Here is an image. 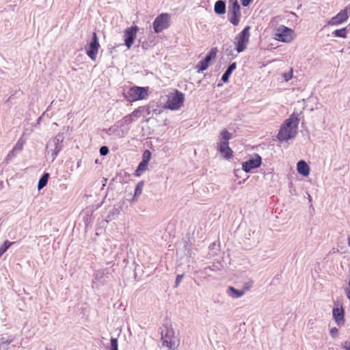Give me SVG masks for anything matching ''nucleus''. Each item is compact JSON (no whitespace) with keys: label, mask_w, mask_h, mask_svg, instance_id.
<instances>
[{"label":"nucleus","mask_w":350,"mask_h":350,"mask_svg":"<svg viewBox=\"0 0 350 350\" xmlns=\"http://www.w3.org/2000/svg\"><path fill=\"white\" fill-rule=\"evenodd\" d=\"M299 118L295 113H293L286 119L280 127L278 133V139L282 142H287L288 139L295 137L297 133Z\"/></svg>","instance_id":"1"},{"label":"nucleus","mask_w":350,"mask_h":350,"mask_svg":"<svg viewBox=\"0 0 350 350\" xmlns=\"http://www.w3.org/2000/svg\"><path fill=\"white\" fill-rule=\"evenodd\" d=\"M123 94L127 101L133 102L145 98L148 94V90L144 87L133 86Z\"/></svg>","instance_id":"2"},{"label":"nucleus","mask_w":350,"mask_h":350,"mask_svg":"<svg viewBox=\"0 0 350 350\" xmlns=\"http://www.w3.org/2000/svg\"><path fill=\"white\" fill-rule=\"evenodd\" d=\"M228 4V20L233 25L237 26L241 16V7L237 0H229Z\"/></svg>","instance_id":"3"},{"label":"nucleus","mask_w":350,"mask_h":350,"mask_svg":"<svg viewBox=\"0 0 350 350\" xmlns=\"http://www.w3.org/2000/svg\"><path fill=\"white\" fill-rule=\"evenodd\" d=\"M170 25V15L167 13H162L157 16L153 23L152 27L156 33L167 29Z\"/></svg>","instance_id":"4"},{"label":"nucleus","mask_w":350,"mask_h":350,"mask_svg":"<svg viewBox=\"0 0 350 350\" xmlns=\"http://www.w3.org/2000/svg\"><path fill=\"white\" fill-rule=\"evenodd\" d=\"M250 29V26L245 27L235 38V49L237 53H241L246 49L249 42Z\"/></svg>","instance_id":"5"},{"label":"nucleus","mask_w":350,"mask_h":350,"mask_svg":"<svg viewBox=\"0 0 350 350\" xmlns=\"http://www.w3.org/2000/svg\"><path fill=\"white\" fill-rule=\"evenodd\" d=\"M161 340L163 347H166L170 349H174L176 347V340L174 336V331L165 327L161 330Z\"/></svg>","instance_id":"6"},{"label":"nucleus","mask_w":350,"mask_h":350,"mask_svg":"<svg viewBox=\"0 0 350 350\" xmlns=\"http://www.w3.org/2000/svg\"><path fill=\"white\" fill-rule=\"evenodd\" d=\"M185 100L184 94L178 90L168 98L167 107L171 110H178L183 105Z\"/></svg>","instance_id":"7"},{"label":"nucleus","mask_w":350,"mask_h":350,"mask_svg":"<svg viewBox=\"0 0 350 350\" xmlns=\"http://www.w3.org/2000/svg\"><path fill=\"white\" fill-rule=\"evenodd\" d=\"M332 315L337 325L341 327L345 324V310L342 306L338 301H336L334 304Z\"/></svg>","instance_id":"8"},{"label":"nucleus","mask_w":350,"mask_h":350,"mask_svg":"<svg viewBox=\"0 0 350 350\" xmlns=\"http://www.w3.org/2000/svg\"><path fill=\"white\" fill-rule=\"evenodd\" d=\"M99 47L100 44L97 35L95 32H93L92 41L86 49V53L92 60H96Z\"/></svg>","instance_id":"9"},{"label":"nucleus","mask_w":350,"mask_h":350,"mask_svg":"<svg viewBox=\"0 0 350 350\" xmlns=\"http://www.w3.org/2000/svg\"><path fill=\"white\" fill-rule=\"evenodd\" d=\"M276 39L283 42H290L293 38L294 31L284 25H281L277 29Z\"/></svg>","instance_id":"10"},{"label":"nucleus","mask_w":350,"mask_h":350,"mask_svg":"<svg viewBox=\"0 0 350 350\" xmlns=\"http://www.w3.org/2000/svg\"><path fill=\"white\" fill-rule=\"evenodd\" d=\"M138 30V27L137 25H134L127 28L124 31V44L128 49H130L133 45L137 37V32Z\"/></svg>","instance_id":"11"},{"label":"nucleus","mask_w":350,"mask_h":350,"mask_svg":"<svg viewBox=\"0 0 350 350\" xmlns=\"http://www.w3.org/2000/svg\"><path fill=\"white\" fill-rule=\"evenodd\" d=\"M254 158L250 159L245 162L242 163V169L245 172H250L252 170L258 168L262 163L261 157L258 154H254Z\"/></svg>","instance_id":"12"},{"label":"nucleus","mask_w":350,"mask_h":350,"mask_svg":"<svg viewBox=\"0 0 350 350\" xmlns=\"http://www.w3.org/2000/svg\"><path fill=\"white\" fill-rule=\"evenodd\" d=\"M217 149L226 160H229L233 156L232 150L229 147V144H226V142H218Z\"/></svg>","instance_id":"13"},{"label":"nucleus","mask_w":350,"mask_h":350,"mask_svg":"<svg viewBox=\"0 0 350 350\" xmlns=\"http://www.w3.org/2000/svg\"><path fill=\"white\" fill-rule=\"evenodd\" d=\"M348 18V13L347 9L341 10L338 14L332 17L330 20L329 24L332 25H339Z\"/></svg>","instance_id":"14"},{"label":"nucleus","mask_w":350,"mask_h":350,"mask_svg":"<svg viewBox=\"0 0 350 350\" xmlns=\"http://www.w3.org/2000/svg\"><path fill=\"white\" fill-rule=\"evenodd\" d=\"M297 170L299 174L304 176H308L310 174V167L304 160L298 161L297 163Z\"/></svg>","instance_id":"15"},{"label":"nucleus","mask_w":350,"mask_h":350,"mask_svg":"<svg viewBox=\"0 0 350 350\" xmlns=\"http://www.w3.org/2000/svg\"><path fill=\"white\" fill-rule=\"evenodd\" d=\"M226 2L223 0H218L214 5V12L218 15H222L226 13Z\"/></svg>","instance_id":"16"},{"label":"nucleus","mask_w":350,"mask_h":350,"mask_svg":"<svg viewBox=\"0 0 350 350\" xmlns=\"http://www.w3.org/2000/svg\"><path fill=\"white\" fill-rule=\"evenodd\" d=\"M237 68V63L233 62L230 64L228 67L227 68L225 72L223 74L221 77V80L223 82L226 83L228 81L229 77L231 75L232 72L236 69Z\"/></svg>","instance_id":"17"},{"label":"nucleus","mask_w":350,"mask_h":350,"mask_svg":"<svg viewBox=\"0 0 350 350\" xmlns=\"http://www.w3.org/2000/svg\"><path fill=\"white\" fill-rule=\"evenodd\" d=\"M223 50L227 57H231V59L234 58L237 55L234 54V48L230 43H226L223 46Z\"/></svg>","instance_id":"18"},{"label":"nucleus","mask_w":350,"mask_h":350,"mask_svg":"<svg viewBox=\"0 0 350 350\" xmlns=\"http://www.w3.org/2000/svg\"><path fill=\"white\" fill-rule=\"evenodd\" d=\"M133 119L131 116L128 114L117 122V127H123L126 125H129L133 122Z\"/></svg>","instance_id":"19"},{"label":"nucleus","mask_w":350,"mask_h":350,"mask_svg":"<svg viewBox=\"0 0 350 350\" xmlns=\"http://www.w3.org/2000/svg\"><path fill=\"white\" fill-rule=\"evenodd\" d=\"M228 291H230V293H232V295H230L231 297H234V298H239V297H242L244 293H245V291H243V290H237L235 288H234L233 286H229L228 287Z\"/></svg>","instance_id":"20"},{"label":"nucleus","mask_w":350,"mask_h":350,"mask_svg":"<svg viewBox=\"0 0 350 350\" xmlns=\"http://www.w3.org/2000/svg\"><path fill=\"white\" fill-rule=\"evenodd\" d=\"M217 51L216 47L211 49L204 59L209 64L211 60L216 58Z\"/></svg>","instance_id":"21"},{"label":"nucleus","mask_w":350,"mask_h":350,"mask_svg":"<svg viewBox=\"0 0 350 350\" xmlns=\"http://www.w3.org/2000/svg\"><path fill=\"white\" fill-rule=\"evenodd\" d=\"M144 185V181H140L137 184L135 189L134 196L133 198V201L135 200V198H137L142 194Z\"/></svg>","instance_id":"22"},{"label":"nucleus","mask_w":350,"mask_h":350,"mask_svg":"<svg viewBox=\"0 0 350 350\" xmlns=\"http://www.w3.org/2000/svg\"><path fill=\"white\" fill-rule=\"evenodd\" d=\"M49 177V174L48 173H45L40 179L38 185V189L40 190L43 187H44L48 182V179Z\"/></svg>","instance_id":"23"},{"label":"nucleus","mask_w":350,"mask_h":350,"mask_svg":"<svg viewBox=\"0 0 350 350\" xmlns=\"http://www.w3.org/2000/svg\"><path fill=\"white\" fill-rule=\"evenodd\" d=\"M220 135L223 140L219 142H226V144H228V140H230L232 137V133L228 132L226 129L222 130Z\"/></svg>","instance_id":"24"},{"label":"nucleus","mask_w":350,"mask_h":350,"mask_svg":"<svg viewBox=\"0 0 350 350\" xmlns=\"http://www.w3.org/2000/svg\"><path fill=\"white\" fill-rule=\"evenodd\" d=\"M148 166V163H145V161H141L135 170L134 175L135 176H139L146 169Z\"/></svg>","instance_id":"25"},{"label":"nucleus","mask_w":350,"mask_h":350,"mask_svg":"<svg viewBox=\"0 0 350 350\" xmlns=\"http://www.w3.org/2000/svg\"><path fill=\"white\" fill-rule=\"evenodd\" d=\"M333 35L336 37L346 38L347 36V29L345 27L340 29H336L333 32Z\"/></svg>","instance_id":"26"},{"label":"nucleus","mask_w":350,"mask_h":350,"mask_svg":"<svg viewBox=\"0 0 350 350\" xmlns=\"http://www.w3.org/2000/svg\"><path fill=\"white\" fill-rule=\"evenodd\" d=\"M209 64H208L204 59L200 61L196 66L198 68V72H202L208 68Z\"/></svg>","instance_id":"27"},{"label":"nucleus","mask_w":350,"mask_h":350,"mask_svg":"<svg viewBox=\"0 0 350 350\" xmlns=\"http://www.w3.org/2000/svg\"><path fill=\"white\" fill-rule=\"evenodd\" d=\"M223 268V265L221 264H213L211 266H208L204 268V272L206 273L207 270H211L213 271H219Z\"/></svg>","instance_id":"28"},{"label":"nucleus","mask_w":350,"mask_h":350,"mask_svg":"<svg viewBox=\"0 0 350 350\" xmlns=\"http://www.w3.org/2000/svg\"><path fill=\"white\" fill-rule=\"evenodd\" d=\"M13 244L12 242L5 241L4 243L0 246V257L7 251V250Z\"/></svg>","instance_id":"29"},{"label":"nucleus","mask_w":350,"mask_h":350,"mask_svg":"<svg viewBox=\"0 0 350 350\" xmlns=\"http://www.w3.org/2000/svg\"><path fill=\"white\" fill-rule=\"evenodd\" d=\"M118 127H117V124H116V125L111 126V127H109V128L106 131V133H107L108 135L116 134L117 135H119V131L118 130Z\"/></svg>","instance_id":"30"},{"label":"nucleus","mask_w":350,"mask_h":350,"mask_svg":"<svg viewBox=\"0 0 350 350\" xmlns=\"http://www.w3.org/2000/svg\"><path fill=\"white\" fill-rule=\"evenodd\" d=\"M151 158V152L148 150H146L142 156V161H145V163L148 164L149 161Z\"/></svg>","instance_id":"31"},{"label":"nucleus","mask_w":350,"mask_h":350,"mask_svg":"<svg viewBox=\"0 0 350 350\" xmlns=\"http://www.w3.org/2000/svg\"><path fill=\"white\" fill-rule=\"evenodd\" d=\"M142 106L139 107L137 109H135L130 115L133 118H138L140 117L141 114L142 113Z\"/></svg>","instance_id":"32"},{"label":"nucleus","mask_w":350,"mask_h":350,"mask_svg":"<svg viewBox=\"0 0 350 350\" xmlns=\"http://www.w3.org/2000/svg\"><path fill=\"white\" fill-rule=\"evenodd\" d=\"M110 350H118V340L115 338H111L110 340Z\"/></svg>","instance_id":"33"},{"label":"nucleus","mask_w":350,"mask_h":350,"mask_svg":"<svg viewBox=\"0 0 350 350\" xmlns=\"http://www.w3.org/2000/svg\"><path fill=\"white\" fill-rule=\"evenodd\" d=\"M25 140L19 139L14 148V150H21L23 148Z\"/></svg>","instance_id":"34"},{"label":"nucleus","mask_w":350,"mask_h":350,"mask_svg":"<svg viewBox=\"0 0 350 350\" xmlns=\"http://www.w3.org/2000/svg\"><path fill=\"white\" fill-rule=\"evenodd\" d=\"M109 152V148L106 146H103L100 148V154L101 156H106L108 154Z\"/></svg>","instance_id":"35"},{"label":"nucleus","mask_w":350,"mask_h":350,"mask_svg":"<svg viewBox=\"0 0 350 350\" xmlns=\"http://www.w3.org/2000/svg\"><path fill=\"white\" fill-rule=\"evenodd\" d=\"M283 77L286 81H289L293 77V69H291V71L288 72H285L283 74Z\"/></svg>","instance_id":"36"},{"label":"nucleus","mask_w":350,"mask_h":350,"mask_svg":"<svg viewBox=\"0 0 350 350\" xmlns=\"http://www.w3.org/2000/svg\"><path fill=\"white\" fill-rule=\"evenodd\" d=\"M141 45L144 49H148V48L153 46L154 43L152 42V41H150V42H142Z\"/></svg>","instance_id":"37"},{"label":"nucleus","mask_w":350,"mask_h":350,"mask_svg":"<svg viewBox=\"0 0 350 350\" xmlns=\"http://www.w3.org/2000/svg\"><path fill=\"white\" fill-rule=\"evenodd\" d=\"M329 334L332 338H335L338 336V329L336 327H332L330 329Z\"/></svg>","instance_id":"38"},{"label":"nucleus","mask_w":350,"mask_h":350,"mask_svg":"<svg viewBox=\"0 0 350 350\" xmlns=\"http://www.w3.org/2000/svg\"><path fill=\"white\" fill-rule=\"evenodd\" d=\"M183 274H179L176 276L174 287L176 288L179 286L182 279L183 278Z\"/></svg>","instance_id":"39"},{"label":"nucleus","mask_w":350,"mask_h":350,"mask_svg":"<svg viewBox=\"0 0 350 350\" xmlns=\"http://www.w3.org/2000/svg\"><path fill=\"white\" fill-rule=\"evenodd\" d=\"M142 112L145 113L146 115H150L152 113L151 108L150 106H142Z\"/></svg>","instance_id":"40"},{"label":"nucleus","mask_w":350,"mask_h":350,"mask_svg":"<svg viewBox=\"0 0 350 350\" xmlns=\"http://www.w3.org/2000/svg\"><path fill=\"white\" fill-rule=\"evenodd\" d=\"M342 348H344L345 350H350V340L345 341L342 343Z\"/></svg>","instance_id":"41"},{"label":"nucleus","mask_w":350,"mask_h":350,"mask_svg":"<svg viewBox=\"0 0 350 350\" xmlns=\"http://www.w3.org/2000/svg\"><path fill=\"white\" fill-rule=\"evenodd\" d=\"M252 282H246L244 284V286H243V291H245V292L246 291H248L250 289V288L252 287Z\"/></svg>","instance_id":"42"},{"label":"nucleus","mask_w":350,"mask_h":350,"mask_svg":"<svg viewBox=\"0 0 350 350\" xmlns=\"http://www.w3.org/2000/svg\"><path fill=\"white\" fill-rule=\"evenodd\" d=\"M252 0H241L243 6L246 7L250 5Z\"/></svg>","instance_id":"43"},{"label":"nucleus","mask_w":350,"mask_h":350,"mask_svg":"<svg viewBox=\"0 0 350 350\" xmlns=\"http://www.w3.org/2000/svg\"><path fill=\"white\" fill-rule=\"evenodd\" d=\"M151 111H152V113H159V112H157V109H151Z\"/></svg>","instance_id":"44"},{"label":"nucleus","mask_w":350,"mask_h":350,"mask_svg":"<svg viewBox=\"0 0 350 350\" xmlns=\"http://www.w3.org/2000/svg\"><path fill=\"white\" fill-rule=\"evenodd\" d=\"M348 244L350 246V236L348 237Z\"/></svg>","instance_id":"45"}]
</instances>
